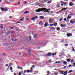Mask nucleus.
Masks as SVG:
<instances>
[{
    "instance_id": "f257e3e1",
    "label": "nucleus",
    "mask_w": 75,
    "mask_h": 75,
    "mask_svg": "<svg viewBox=\"0 0 75 75\" xmlns=\"http://www.w3.org/2000/svg\"><path fill=\"white\" fill-rule=\"evenodd\" d=\"M48 9H47V8H39L37 10H36V13H40V11H41L42 12V11H43L45 13H51L50 12H49V11H48Z\"/></svg>"
},
{
    "instance_id": "f03ea898",
    "label": "nucleus",
    "mask_w": 75,
    "mask_h": 75,
    "mask_svg": "<svg viewBox=\"0 0 75 75\" xmlns=\"http://www.w3.org/2000/svg\"><path fill=\"white\" fill-rule=\"evenodd\" d=\"M57 54V52H55L54 53H51V52H50L48 53V54H47V55H45V57H51V55L54 56V55H55Z\"/></svg>"
},
{
    "instance_id": "7ed1b4c3",
    "label": "nucleus",
    "mask_w": 75,
    "mask_h": 75,
    "mask_svg": "<svg viewBox=\"0 0 75 75\" xmlns=\"http://www.w3.org/2000/svg\"><path fill=\"white\" fill-rule=\"evenodd\" d=\"M70 22L71 24H74L75 23V20L74 19H72L70 21Z\"/></svg>"
},
{
    "instance_id": "20e7f679",
    "label": "nucleus",
    "mask_w": 75,
    "mask_h": 75,
    "mask_svg": "<svg viewBox=\"0 0 75 75\" xmlns=\"http://www.w3.org/2000/svg\"><path fill=\"white\" fill-rule=\"evenodd\" d=\"M48 26V23L47 22H46L45 24V27H47Z\"/></svg>"
},
{
    "instance_id": "39448f33",
    "label": "nucleus",
    "mask_w": 75,
    "mask_h": 75,
    "mask_svg": "<svg viewBox=\"0 0 75 75\" xmlns=\"http://www.w3.org/2000/svg\"><path fill=\"white\" fill-rule=\"evenodd\" d=\"M67 37H69L70 36H72V33H67Z\"/></svg>"
},
{
    "instance_id": "423d86ee",
    "label": "nucleus",
    "mask_w": 75,
    "mask_h": 75,
    "mask_svg": "<svg viewBox=\"0 0 75 75\" xmlns=\"http://www.w3.org/2000/svg\"><path fill=\"white\" fill-rule=\"evenodd\" d=\"M67 9L66 8H62V9H61L59 11L61 12V11H63V10L64 11H65V10H67Z\"/></svg>"
},
{
    "instance_id": "0eeeda50",
    "label": "nucleus",
    "mask_w": 75,
    "mask_h": 75,
    "mask_svg": "<svg viewBox=\"0 0 75 75\" xmlns=\"http://www.w3.org/2000/svg\"><path fill=\"white\" fill-rule=\"evenodd\" d=\"M74 4H73V3L72 2H71L69 3V5L70 6H74Z\"/></svg>"
},
{
    "instance_id": "6e6552de",
    "label": "nucleus",
    "mask_w": 75,
    "mask_h": 75,
    "mask_svg": "<svg viewBox=\"0 0 75 75\" xmlns=\"http://www.w3.org/2000/svg\"><path fill=\"white\" fill-rule=\"evenodd\" d=\"M64 71V73H63V74H64V75H67V74H68V72H67V71Z\"/></svg>"
},
{
    "instance_id": "1a4fd4ad",
    "label": "nucleus",
    "mask_w": 75,
    "mask_h": 75,
    "mask_svg": "<svg viewBox=\"0 0 75 75\" xmlns=\"http://www.w3.org/2000/svg\"><path fill=\"white\" fill-rule=\"evenodd\" d=\"M49 28L50 30H54L55 29L54 27H52L51 28L49 27Z\"/></svg>"
},
{
    "instance_id": "9d476101",
    "label": "nucleus",
    "mask_w": 75,
    "mask_h": 75,
    "mask_svg": "<svg viewBox=\"0 0 75 75\" xmlns=\"http://www.w3.org/2000/svg\"><path fill=\"white\" fill-rule=\"evenodd\" d=\"M57 8H58L59 7H60V6H61L60 4H59V3H58V2H57Z\"/></svg>"
},
{
    "instance_id": "9b49d317",
    "label": "nucleus",
    "mask_w": 75,
    "mask_h": 75,
    "mask_svg": "<svg viewBox=\"0 0 75 75\" xmlns=\"http://www.w3.org/2000/svg\"><path fill=\"white\" fill-rule=\"evenodd\" d=\"M71 60V59H67V61L68 62H70V61Z\"/></svg>"
},
{
    "instance_id": "f8f14e48",
    "label": "nucleus",
    "mask_w": 75,
    "mask_h": 75,
    "mask_svg": "<svg viewBox=\"0 0 75 75\" xmlns=\"http://www.w3.org/2000/svg\"><path fill=\"white\" fill-rule=\"evenodd\" d=\"M72 18V16H70V15H69L68 16H67L68 18H69V19H70V18Z\"/></svg>"
},
{
    "instance_id": "ddd939ff",
    "label": "nucleus",
    "mask_w": 75,
    "mask_h": 75,
    "mask_svg": "<svg viewBox=\"0 0 75 75\" xmlns=\"http://www.w3.org/2000/svg\"><path fill=\"white\" fill-rule=\"evenodd\" d=\"M57 23H54L53 24L54 26H57Z\"/></svg>"
},
{
    "instance_id": "4468645a",
    "label": "nucleus",
    "mask_w": 75,
    "mask_h": 75,
    "mask_svg": "<svg viewBox=\"0 0 75 75\" xmlns=\"http://www.w3.org/2000/svg\"><path fill=\"white\" fill-rule=\"evenodd\" d=\"M29 13L28 11H26L23 13V14H27Z\"/></svg>"
},
{
    "instance_id": "2eb2a0df",
    "label": "nucleus",
    "mask_w": 75,
    "mask_h": 75,
    "mask_svg": "<svg viewBox=\"0 0 75 75\" xmlns=\"http://www.w3.org/2000/svg\"><path fill=\"white\" fill-rule=\"evenodd\" d=\"M1 10L2 11H5V8H1Z\"/></svg>"
},
{
    "instance_id": "dca6fc26",
    "label": "nucleus",
    "mask_w": 75,
    "mask_h": 75,
    "mask_svg": "<svg viewBox=\"0 0 75 75\" xmlns=\"http://www.w3.org/2000/svg\"><path fill=\"white\" fill-rule=\"evenodd\" d=\"M65 40L64 39H62L61 41V42H62L63 43H64L65 42Z\"/></svg>"
},
{
    "instance_id": "f3484780",
    "label": "nucleus",
    "mask_w": 75,
    "mask_h": 75,
    "mask_svg": "<svg viewBox=\"0 0 75 75\" xmlns=\"http://www.w3.org/2000/svg\"><path fill=\"white\" fill-rule=\"evenodd\" d=\"M39 25H42V21H40L39 23Z\"/></svg>"
},
{
    "instance_id": "a211bd4d",
    "label": "nucleus",
    "mask_w": 75,
    "mask_h": 75,
    "mask_svg": "<svg viewBox=\"0 0 75 75\" xmlns=\"http://www.w3.org/2000/svg\"><path fill=\"white\" fill-rule=\"evenodd\" d=\"M40 18H41V19H43L44 18V16H41L40 17Z\"/></svg>"
},
{
    "instance_id": "6ab92c4d",
    "label": "nucleus",
    "mask_w": 75,
    "mask_h": 75,
    "mask_svg": "<svg viewBox=\"0 0 75 75\" xmlns=\"http://www.w3.org/2000/svg\"><path fill=\"white\" fill-rule=\"evenodd\" d=\"M34 18H35V20H37V19L38 18V17L37 16H36L34 17Z\"/></svg>"
},
{
    "instance_id": "aec40b11",
    "label": "nucleus",
    "mask_w": 75,
    "mask_h": 75,
    "mask_svg": "<svg viewBox=\"0 0 75 75\" xmlns=\"http://www.w3.org/2000/svg\"><path fill=\"white\" fill-rule=\"evenodd\" d=\"M60 25L62 27H65V26L64 25H63L62 24H61Z\"/></svg>"
},
{
    "instance_id": "412c9836",
    "label": "nucleus",
    "mask_w": 75,
    "mask_h": 75,
    "mask_svg": "<svg viewBox=\"0 0 75 75\" xmlns=\"http://www.w3.org/2000/svg\"><path fill=\"white\" fill-rule=\"evenodd\" d=\"M63 63L64 65H66V64H67V62L66 61H64L63 62Z\"/></svg>"
},
{
    "instance_id": "4be33fe9",
    "label": "nucleus",
    "mask_w": 75,
    "mask_h": 75,
    "mask_svg": "<svg viewBox=\"0 0 75 75\" xmlns=\"http://www.w3.org/2000/svg\"><path fill=\"white\" fill-rule=\"evenodd\" d=\"M74 62V59H72L70 61L71 63H72V62Z\"/></svg>"
},
{
    "instance_id": "5701e85b",
    "label": "nucleus",
    "mask_w": 75,
    "mask_h": 75,
    "mask_svg": "<svg viewBox=\"0 0 75 75\" xmlns=\"http://www.w3.org/2000/svg\"><path fill=\"white\" fill-rule=\"evenodd\" d=\"M56 29H57V30H58V31L59 30H60V28H58V27H57L56 28Z\"/></svg>"
},
{
    "instance_id": "b1692460",
    "label": "nucleus",
    "mask_w": 75,
    "mask_h": 75,
    "mask_svg": "<svg viewBox=\"0 0 75 75\" xmlns=\"http://www.w3.org/2000/svg\"><path fill=\"white\" fill-rule=\"evenodd\" d=\"M37 35H34L33 38H36L37 37Z\"/></svg>"
},
{
    "instance_id": "393cba45",
    "label": "nucleus",
    "mask_w": 75,
    "mask_h": 75,
    "mask_svg": "<svg viewBox=\"0 0 75 75\" xmlns=\"http://www.w3.org/2000/svg\"><path fill=\"white\" fill-rule=\"evenodd\" d=\"M72 50L73 51H75V49H74V46H72Z\"/></svg>"
},
{
    "instance_id": "a878e982",
    "label": "nucleus",
    "mask_w": 75,
    "mask_h": 75,
    "mask_svg": "<svg viewBox=\"0 0 75 75\" xmlns=\"http://www.w3.org/2000/svg\"><path fill=\"white\" fill-rule=\"evenodd\" d=\"M63 19V17H62V18H61L59 20V21H62Z\"/></svg>"
},
{
    "instance_id": "bb28decb",
    "label": "nucleus",
    "mask_w": 75,
    "mask_h": 75,
    "mask_svg": "<svg viewBox=\"0 0 75 75\" xmlns=\"http://www.w3.org/2000/svg\"><path fill=\"white\" fill-rule=\"evenodd\" d=\"M35 19V18L34 17H33L32 18H31V20H32L33 21H34V20Z\"/></svg>"
},
{
    "instance_id": "cd10ccee",
    "label": "nucleus",
    "mask_w": 75,
    "mask_h": 75,
    "mask_svg": "<svg viewBox=\"0 0 75 75\" xmlns=\"http://www.w3.org/2000/svg\"><path fill=\"white\" fill-rule=\"evenodd\" d=\"M52 2V1H48V2H47V4H48V3H51Z\"/></svg>"
},
{
    "instance_id": "c85d7f7f",
    "label": "nucleus",
    "mask_w": 75,
    "mask_h": 75,
    "mask_svg": "<svg viewBox=\"0 0 75 75\" xmlns=\"http://www.w3.org/2000/svg\"><path fill=\"white\" fill-rule=\"evenodd\" d=\"M72 65L71 64H70L68 66V68H69V67H72Z\"/></svg>"
},
{
    "instance_id": "c756f323",
    "label": "nucleus",
    "mask_w": 75,
    "mask_h": 75,
    "mask_svg": "<svg viewBox=\"0 0 75 75\" xmlns=\"http://www.w3.org/2000/svg\"><path fill=\"white\" fill-rule=\"evenodd\" d=\"M26 72L28 73H29L30 72V70H26Z\"/></svg>"
},
{
    "instance_id": "7c9ffc66",
    "label": "nucleus",
    "mask_w": 75,
    "mask_h": 75,
    "mask_svg": "<svg viewBox=\"0 0 75 75\" xmlns=\"http://www.w3.org/2000/svg\"><path fill=\"white\" fill-rule=\"evenodd\" d=\"M69 73H71V72H72V70L69 71Z\"/></svg>"
},
{
    "instance_id": "2f4dec72",
    "label": "nucleus",
    "mask_w": 75,
    "mask_h": 75,
    "mask_svg": "<svg viewBox=\"0 0 75 75\" xmlns=\"http://www.w3.org/2000/svg\"><path fill=\"white\" fill-rule=\"evenodd\" d=\"M1 28H2V29H3L4 28L3 26L2 25H1V26L0 27Z\"/></svg>"
},
{
    "instance_id": "473e14b6",
    "label": "nucleus",
    "mask_w": 75,
    "mask_h": 75,
    "mask_svg": "<svg viewBox=\"0 0 75 75\" xmlns=\"http://www.w3.org/2000/svg\"><path fill=\"white\" fill-rule=\"evenodd\" d=\"M63 4H64V6H65V5H67V3L64 2H63Z\"/></svg>"
},
{
    "instance_id": "72a5a7b5",
    "label": "nucleus",
    "mask_w": 75,
    "mask_h": 75,
    "mask_svg": "<svg viewBox=\"0 0 75 75\" xmlns=\"http://www.w3.org/2000/svg\"><path fill=\"white\" fill-rule=\"evenodd\" d=\"M68 45V44H67L64 45V46H65V47H67Z\"/></svg>"
},
{
    "instance_id": "f704fd0d",
    "label": "nucleus",
    "mask_w": 75,
    "mask_h": 75,
    "mask_svg": "<svg viewBox=\"0 0 75 75\" xmlns=\"http://www.w3.org/2000/svg\"><path fill=\"white\" fill-rule=\"evenodd\" d=\"M10 70H13V68L11 67H10Z\"/></svg>"
},
{
    "instance_id": "c9c22d12",
    "label": "nucleus",
    "mask_w": 75,
    "mask_h": 75,
    "mask_svg": "<svg viewBox=\"0 0 75 75\" xmlns=\"http://www.w3.org/2000/svg\"><path fill=\"white\" fill-rule=\"evenodd\" d=\"M7 8V9H5V11H8V10L7 9V8Z\"/></svg>"
},
{
    "instance_id": "e433bc0d",
    "label": "nucleus",
    "mask_w": 75,
    "mask_h": 75,
    "mask_svg": "<svg viewBox=\"0 0 75 75\" xmlns=\"http://www.w3.org/2000/svg\"><path fill=\"white\" fill-rule=\"evenodd\" d=\"M52 25H54V24H50V26H52Z\"/></svg>"
},
{
    "instance_id": "4c0bfd02",
    "label": "nucleus",
    "mask_w": 75,
    "mask_h": 75,
    "mask_svg": "<svg viewBox=\"0 0 75 75\" xmlns=\"http://www.w3.org/2000/svg\"><path fill=\"white\" fill-rule=\"evenodd\" d=\"M10 64L11 65H14V64L13 63H10Z\"/></svg>"
},
{
    "instance_id": "58836bf2",
    "label": "nucleus",
    "mask_w": 75,
    "mask_h": 75,
    "mask_svg": "<svg viewBox=\"0 0 75 75\" xmlns=\"http://www.w3.org/2000/svg\"><path fill=\"white\" fill-rule=\"evenodd\" d=\"M21 21H24V18H23L21 19Z\"/></svg>"
},
{
    "instance_id": "ea45409f",
    "label": "nucleus",
    "mask_w": 75,
    "mask_h": 75,
    "mask_svg": "<svg viewBox=\"0 0 75 75\" xmlns=\"http://www.w3.org/2000/svg\"><path fill=\"white\" fill-rule=\"evenodd\" d=\"M64 69H66V68H67V66H64Z\"/></svg>"
},
{
    "instance_id": "a19ab883",
    "label": "nucleus",
    "mask_w": 75,
    "mask_h": 75,
    "mask_svg": "<svg viewBox=\"0 0 75 75\" xmlns=\"http://www.w3.org/2000/svg\"><path fill=\"white\" fill-rule=\"evenodd\" d=\"M16 31H18V28H16Z\"/></svg>"
},
{
    "instance_id": "79ce46f5",
    "label": "nucleus",
    "mask_w": 75,
    "mask_h": 75,
    "mask_svg": "<svg viewBox=\"0 0 75 75\" xmlns=\"http://www.w3.org/2000/svg\"><path fill=\"white\" fill-rule=\"evenodd\" d=\"M69 15L70 16H74V15H73V13H71V14H69Z\"/></svg>"
},
{
    "instance_id": "37998d69",
    "label": "nucleus",
    "mask_w": 75,
    "mask_h": 75,
    "mask_svg": "<svg viewBox=\"0 0 75 75\" xmlns=\"http://www.w3.org/2000/svg\"><path fill=\"white\" fill-rule=\"evenodd\" d=\"M47 74H50V71H48L47 72Z\"/></svg>"
},
{
    "instance_id": "c03bdc74",
    "label": "nucleus",
    "mask_w": 75,
    "mask_h": 75,
    "mask_svg": "<svg viewBox=\"0 0 75 75\" xmlns=\"http://www.w3.org/2000/svg\"><path fill=\"white\" fill-rule=\"evenodd\" d=\"M64 71H62V73H61V74H64V73H63Z\"/></svg>"
},
{
    "instance_id": "a18cd8bd",
    "label": "nucleus",
    "mask_w": 75,
    "mask_h": 75,
    "mask_svg": "<svg viewBox=\"0 0 75 75\" xmlns=\"http://www.w3.org/2000/svg\"><path fill=\"white\" fill-rule=\"evenodd\" d=\"M74 66H75V62L73 64V65H72V67H74Z\"/></svg>"
},
{
    "instance_id": "49530a36",
    "label": "nucleus",
    "mask_w": 75,
    "mask_h": 75,
    "mask_svg": "<svg viewBox=\"0 0 75 75\" xmlns=\"http://www.w3.org/2000/svg\"><path fill=\"white\" fill-rule=\"evenodd\" d=\"M62 55H64V52H62L61 54Z\"/></svg>"
},
{
    "instance_id": "de8ad7c7",
    "label": "nucleus",
    "mask_w": 75,
    "mask_h": 75,
    "mask_svg": "<svg viewBox=\"0 0 75 75\" xmlns=\"http://www.w3.org/2000/svg\"><path fill=\"white\" fill-rule=\"evenodd\" d=\"M18 68H20V69H21V70L23 69V68L22 67H18Z\"/></svg>"
},
{
    "instance_id": "09e8293b",
    "label": "nucleus",
    "mask_w": 75,
    "mask_h": 75,
    "mask_svg": "<svg viewBox=\"0 0 75 75\" xmlns=\"http://www.w3.org/2000/svg\"><path fill=\"white\" fill-rule=\"evenodd\" d=\"M26 71H27L26 70H25L24 71V73H25V72H26Z\"/></svg>"
},
{
    "instance_id": "8fccbe9b",
    "label": "nucleus",
    "mask_w": 75,
    "mask_h": 75,
    "mask_svg": "<svg viewBox=\"0 0 75 75\" xmlns=\"http://www.w3.org/2000/svg\"><path fill=\"white\" fill-rule=\"evenodd\" d=\"M4 33V31L2 30L1 31V33L2 34V33Z\"/></svg>"
},
{
    "instance_id": "3c124183",
    "label": "nucleus",
    "mask_w": 75,
    "mask_h": 75,
    "mask_svg": "<svg viewBox=\"0 0 75 75\" xmlns=\"http://www.w3.org/2000/svg\"><path fill=\"white\" fill-rule=\"evenodd\" d=\"M30 72H33V71H32V70H30Z\"/></svg>"
},
{
    "instance_id": "603ef678",
    "label": "nucleus",
    "mask_w": 75,
    "mask_h": 75,
    "mask_svg": "<svg viewBox=\"0 0 75 75\" xmlns=\"http://www.w3.org/2000/svg\"><path fill=\"white\" fill-rule=\"evenodd\" d=\"M21 72H19V74H18V75H21Z\"/></svg>"
},
{
    "instance_id": "864d4df0",
    "label": "nucleus",
    "mask_w": 75,
    "mask_h": 75,
    "mask_svg": "<svg viewBox=\"0 0 75 75\" xmlns=\"http://www.w3.org/2000/svg\"><path fill=\"white\" fill-rule=\"evenodd\" d=\"M67 20V19L66 18H64V21H66Z\"/></svg>"
},
{
    "instance_id": "5fc2aeb1",
    "label": "nucleus",
    "mask_w": 75,
    "mask_h": 75,
    "mask_svg": "<svg viewBox=\"0 0 75 75\" xmlns=\"http://www.w3.org/2000/svg\"><path fill=\"white\" fill-rule=\"evenodd\" d=\"M64 3V2H63V1H60V3Z\"/></svg>"
},
{
    "instance_id": "6e6d98bb",
    "label": "nucleus",
    "mask_w": 75,
    "mask_h": 75,
    "mask_svg": "<svg viewBox=\"0 0 75 75\" xmlns=\"http://www.w3.org/2000/svg\"><path fill=\"white\" fill-rule=\"evenodd\" d=\"M57 64H60V62L59 61L57 62Z\"/></svg>"
},
{
    "instance_id": "4d7b16f0",
    "label": "nucleus",
    "mask_w": 75,
    "mask_h": 75,
    "mask_svg": "<svg viewBox=\"0 0 75 75\" xmlns=\"http://www.w3.org/2000/svg\"><path fill=\"white\" fill-rule=\"evenodd\" d=\"M20 3H21V2L19 1V2L18 3V4H20Z\"/></svg>"
},
{
    "instance_id": "13d9d810",
    "label": "nucleus",
    "mask_w": 75,
    "mask_h": 75,
    "mask_svg": "<svg viewBox=\"0 0 75 75\" xmlns=\"http://www.w3.org/2000/svg\"><path fill=\"white\" fill-rule=\"evenodd\" d=\"M55 74V75H58V73H55V74Z\"/></svg>"
},
{
    "instance_id": "bf43d9fd",
    "label": "nucleus",
    "mask_w": 75,
    "mask_h": 75,
    "mask_svg": "<svg viewBox=\"0 0 75 75\" xmlns=\"http://www.w3.org/2000/svg\"><path fill=\"white\" fill-rule=\"evenodd\" d=\"M10 18H13V17L10 16Z\"/></svg>"
},
{
    "instance_id": "052dcab7",
    "label": "nucleus",
    "mask_w": 75,
    "mask_h": 75,
    "mask_svg": "<svg viewBox=\"0 0 75 75\" xmlns=\"http://www.w3.org/2000/svg\"><path fill=\"white\" fill-rule=\"evenodd\" d=\"M8 64H6V67H8Z\"/></svg>"
},
{
    "instance_id": "680f3d73",
    "label": "nucleus",
    "mask_w": 75,
    "mask_h": 75,
    "mask_svg": "<svg viewBox=\"0 0 75 75\" xmlns=\"http://www.w3.org/2000/svg\"><path fill=\"white\" fill-rule=\"evenodd\" d=\"M32 67H33V68H34V67H35V66H34V65L33 66H32Z\"/></svg>"
},
{
    "instance_id": "e2e57ef3",
    "label": "nucleus",
    "mask_w": 75,
    "mask_h": 75,
    "mask_svg": "<svg viewBox=\"0 0 75 75\" xmlns=\"http://www.w3.org/2000/svg\"><path fill=\"white\" fill-rule=\"evenodd\" d=\"M33 68H32V67H31V68H30V69H31V70H33Z\"/></svg>"
},
{
    "instance_id": "0e129e2a",
    "label": "nucleus",
    "mask_w": 75,
    "mask_h": 75,
    "mask_svg": "<svg viewBox=\"0 0 75 75\" xmlns=\"http://www.w3.org/2000/svg\"><path fill=\"white\" fill-rule=\"evenodd\" d=\"M3 55H6V54L5 53H4L3 54Z\"/></svg>"
},
{
    "instance_id": "69168bd1",
    "label": "nucleus",
    "mask_w": 75,
    "mask_h": 75,
    "mask_svg": "<svg viewBox=\"0 0 75 75\" xmlns=\"http://www.w3.org/2000/svg\"><path fill=\"white\" fill-rule=\"evenodd\" d=\"M11 29L12 30L13 29V27H11Z\"/></svg>"
},
{
    "instance_id": "338daca9",
    "label": "nucleus",
    "mask_w": 75,
    "mask_h": 75,
    "mask_svg": "<svg viewBox=\"0 0 75 75\" xmlns=\"http://www.w3.org/2000/svg\"><path fill=\"white\" fill-rule=\"evenodd\" d=\"M27 2H26V1H25V4H27Z\"/></svg>"
},
{
    "instance_id": "774afa93",
    "label": "nucleus",
    "mask_w": 75,
    "mask_h": 75,
    "mask_svg": "<svg viewBox=\"0 0 75 75\" xmlns=\"http://www.w3.org/2000/svg\"><path fill=\"white\" fill-rule=\"evenodd\" d=\"M14 75H17V73H14Z\"/></svg>"
}]
</instances>
